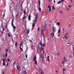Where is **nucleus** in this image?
I'll return each instance as SVG.
<instances>
[{
    "label": "nucleus",
    "mask_w": 74,
    "mask_h": 74,
    "mask_svg": "<svg viewBox=\"0 0 74 74\" xmlns=\"http://www.w3.org/2000/svg\"><path fill=\"white\" fill-rule=\"evenodd\" d=\"M53 1H54V3H55V2H56L55 0H54Z\"/></svg>",
    "instance_id": "0e129e2a"
},
{
    "label": "nucleus",
    "mask_w": 74,
    "mask_h": 74,
    "mask_svg": "<svg viewBox=\"0 0 74 74\" xmlns=\"http://www.w3.org/2000/svg\"><path fill=\"white\" fill-rule=\"evenodd\" d=\"M60 13H61V14H63V11L62 10H60Z\"/></svg>",
    "instance_id": "6ab92c4d"
},
{
    "label": "nucleus",
    "mask_w": 74,
    "mask_h": 74,
    "mask_svg": "<svg viewBox=\"0 0 74 74\" xmlns=\"http://www.w3.org/2000/svg\"><path fill=\"white\" fill-rule=\"evenodd\" d=\"M16 16H18V14H16Z\"/></svg>",
    "instance_id": "774afa93"
},
{
    "label": "nucleus",
    "mask_w": 74,
    "mask_h": 74,
    "mask_svg": "<svg viewBox=\"0 0 74 74\" xmlns=\"http://www.w3.org/2000/svg\"><path fill=\"white\" fill-rule=\"evenodd\" d=\"M58 32V33H60V29H59Z\"/></svg>",
    "instance_id": "c85d7f7f"
},
{
    "label": "nucleus",
    "mask_w": 74,
    "mask_h": 74,
    "mask_svg": "<svg viewBox=\"0 0 74 74\" xmlns=\"http://www.w3.org/2000/svg\"><path fill=\"white\" fill-rule=\"evenodd\" d=\"M48 8H49V12H51V6L49 5L48 6Z\"/></svg>",
    "instance_id": "f8f14e48"
},
{
    "label": "nucleus",
    "mask_w": 74,
    "mask_h": 74,
    "mask_svg": "<svg viewBox=\"0 0 74 74\" xmlns=\"http://www.w3.org/2000/svg\"><path fill=\"white\" fill-rule=\"evenodd\" d=\"M44 46H45V44L43 43L42 44V47H44Z\"/></svg>",
    "instance_id": "393cba45"
},
{
    "label": "nucleus",
    "mask_w": 74,
    "mask_h": 74,
    "mask_svg": "<svg viewBox=\"0 0 74 74\" xmlns=\"http://www.w3.org/2000/svg\"><path fill=\"white\" fill-rule=\"evenodd\" d=\"M38 48H39V49H40L41 48V47H42V42H40L38 44Z\"/></svg>",
    "instance_id": "f03ea898"
},
{
    "label": "nucleus",
    "mask_w": 74,
    "mask_h": 74,
    "mask_svg": "<svg viewBox=\"0 0 74 74\" xmlns=\"http://www.w3.org/2000/svg\"><path fill=\"white\" fill-rule=\"evenodd\" d=\"M22 43H21L20 44V49L22 51H23V49H22V47H21V46H22Z\"/></svg>",
    "instance_id": "4468645a"
},
{
    "label": "nucleus",
    "mask_w": 74,
    "mask_h": 74,
    "mask_svg": "<svg viewBox=\"0 0 74 74\" xmlns=\"http://www.w3.org/2000/svg\"><path fill=\"white\" fill-rule=\"evenodd\" d=\"M34 26H35V25L34 23H33V24L32 25V27H34Z\"/></svg>",
    "instance_id": "c9c22d12"
},
{
    "label": "nucleus",
    "mask_w": 74,
    "mask_h": 74,
    "mask_svg": "<svg viewBox=\"0 0 74 74\" xmlns=\"http://www.w3.org/2000/svg\"><path fill=\"white\" fill-rule=\"evenodd\" d=\"M40 49H41V50L42 51H43V49H44V48L43 47H42Z\"/></svg>",
    "instance_id": "cd10ccee"
},
{
    "label": "nucleus",
    "mask_w": 74,
    "mask_h": 74,
    "mask_svg": "<svg viewBox=\"0 0 74 74\" xmlns=\"http://www.w3.org/2000/svg\"><path fill=\"white\" fill-rule=\"evenodd\" d=\"M38 31H40V28L39 27H38Z\"/></svg>",
    "instance_id": "09e8293b"
},
{
    "label": "nucleus",
    "mask_w": 74,
    "mask_h": 74,
    "mask_svg": "<svg viewBox=\"0 0 74 74\" xmlns=\"http://www.w3.org/2000/svg\"><path fill=\"white\" fill-rule=\"evenodd\" d=\"M66 10H67V11H69L70 10V9H69V8H67Z\"/></svg>",
    "instance_id": "a19ab883"
},
{
    "label": "nucleus",
    "mask_w": 74,
    "mask_h": 74,
    "mask_svg": "<svg viewBox=\"0 0 74 74\" xmlns=\"http://www.w3.org/2000/svg\"><path fill=\"white\" fill-rule=\"evenodd\" d=\"M39 11H41V10L40 8H39Z\"/></svg>",
    "instance_id": "79ce46f5"
},
{
    "label": "nucleus",
    "mask_w": 74,
    "mask_h": 74,
    "mask_svg": "<svg viewBox=\"0 0 74 74\" xmlns=\"http://www.w3.org/2000/svg\"><path fill=\"white\" fill-rule=\"evenodd\" d=\"M64 63H65L64 61H63L62 63V64L63 65Z\"/></svg>",
    "instance_id": "37998d69"
},
{
    "label": "nucleus",
    "mask_w": 74,
    "mask_h": 74,
    "mask_svg": "<svg viewBox=\"0 0 74 74\" xmlns=\"http://www.w3.org/2000/svg\"><path fill=\"white\" fill-rule=\"evenodd\" d=\"M13 28L14 29H16V27H15V26L14 25H13Z\"/></svg>",
    "instance_id": "b1692460"
},
{
    "label": "nucleus",
    "mask_w": 74,
    "mask_h": 74,
    "mask_svg": "<svg viewBox=\"0 0 74 74\" xmlns=\"http://www.w3.org/2000/svg\"><path fill=\"white\" fill-rule=\"evenodd\" d=\"M35 21H36L37 19L38 18V13H36L35 15Z\"/></svg>",
    "instance_id": "7ed1b4c3"
},
{
    "label": "nucleus",
    "mask_w": 74,
    "mask_h": 74,
    "mask_svg": "<svg viewBox=\"0 0 74 74\" xmlns=\"http://www.w3.org/2000/svg\"><path fill=\"white\" fill-rule=\"evenodd\" d=\"M29 31H30V29H28L27 30V34H29Z\"/></svg>",
    "instance_id": "dca6fc26"
},
{
    "label": "nucleus",
    "mask_w": 74,
    "mask_h": 74,
    "mask_svg": "<svg viewBox=\"0 0 74 74\" xmlns=\"http://www.w3.org/2000/svg\"><path fill=\"white\" fill-rule=\"evenodd\" d=\"M56 25L58 26H59L60 25V22H58L57 23Z\"/></svg>",
    "instance_id": "2eb2a0df"
},
{
    "label": "nucleus",
    "mask_w": 74,
    "mask_h": 74,
    "mask_svg": "<svg viewBox=\"0 0 74 74\" xmlns=\"http://www.w3.org/2000/svg\"><path fill=\"white\" fill-rule=\"evenodd\" d=\"M5 57H7V56H8V53L7 52H6L5 54Z\"/></svg>",
    "instance_id": "aec40b11"
},
{
    "label": "nucleus",
    "mask_w": 74,
    "mask_h": 74,
    "mask_svg": "<svg viewBox=\"0 0 74 74\" xmlns=\"http://www.w3.org/2000/svg\"><path fill=\"white\" fill-rule=\"evenodd\" d=\"M3 62H5V58L4 59H2Z\"/></svg>",
    "instance_id": "bb28decb"
},
{
    "label": "nucleus",
    "mask_w": 74,
    "mask_h": 74,
    "mask_svg": "<svg viewBox=\"0 0 74 74\" xmlns=\"http://www.w3.org/2000/svg\"><path fill=\"white\" fill-rule=\"evenodd\" d=\"M15 63V62H14L13 63V66H14V64Z\"/></svg>",
    "instance_id": "72a5a7b5"
},
{
    "label": "nucleus",
    "mask_w": 74,
    "mask_h": 74,
    "mask_svg": "<svg viewBox=\"0 0 74 74\" xmlns=\"http://www.w3.org/2000/svg\"><path fill=\"white\" fill-rule=\"evenodd\" d=\"M3 30L2 31H4V30H5V29H4V28H3Z\"/></svg>",
    "instance_id": "603ef678"
},
{
    "label": "nucleus",
    "mask_w": 74,
    "mask_h": 74,
    "mask_svg": "<svg viewBox=\"0 0 74 74\" xmlns=\"http://www.w3.org/2000/svg\"><path fill=\"white\" fill-rule=\"evenodd\" d=\"M24 12V14H26V10H25L23 11Z\"/></svg>",
    "instance_id": "58836bf2"
},
{
    "label": "nucleus",
    "mask_w": 74,
    "mask_h": 74,
    "mask_svg": "<svg viewBox=\"0 0 74 74\" xmlns=\"http://www.w3.org/2000/svg\"><path fill=\"white\" fill-rule=\"evenodd\" d=\"M68 43H67V44H72V42H71L70 40H68Z\"/></svg>",
    "instance_id": "0eeeda50"
},
{
    "label": "nucleus",
    "mask_w": 74,
    "mask_h": 74,
    "mask_svg": "<svg viewBox=\"0 0 74 74\" xmlns=\"http://www.w3.org/2000/svg\"><path fill=\"white\" fill-rule=\"evenodd\" d=\"M8 36H9V37H11V35H10V34H8Z\"/></svg>",
    "instance_id": "c03bdc74"
},
{
    "label": "nucleus",
    "mask_w": 74,
    "mask_h": 74,
    "mask_svg": "<svg viewBox=\"0 0 74 74\" xmlns=\"http://www.w3.org/2000/svg\"><path fill=\"white\" fill-rule=\"evenodd\" d=\"M47 58H48V59H49V56H47Z\"/></svg>",
    "instance_id": "8fccbe9b"
},
{
    "label": "nucleus",
    "mask_w": 74,
    "mask_h": 74,
    "mask_svg": "<svg viewBox=\"0 0 74 74\" xmlns=\"http://www.w3.org/2000/svg\"><path fill=\"white\" fill-rule=\"evenodd\" d=\"M60 3H61V2L59 1V2H58V3H57V4H60Z\"/></svg>",
    "instance_id": "2f4dec72"
},
{
    "label": "nucleus",
    "mask_w": 74,
    "mask_h": 74,
    "mask_svg": "<svg viewBox=\"0 0 74 74\" xmlns=\"http://www.w3.org/2000/svg\"><path fill=\"white\" fill-rule=\"evenodd\" d=\"M64 1V0H61V1H62V3H63V1Z\"/></svg>",
    "instance_id": "5fc2aeb1"
},
{
    "label": "nucleus",
    "mask_w": 74,
    "mask_h": 74,
    "mask_svg": "<svg viewBox=\"0 0 74 74\" xmlns=\"http://www.w3.org/2000/svg\"><path fill=\"white\" fill-rule=\"evenodd\" d=\"M41 34H43V36H44V32H45L46 31V28L45 27V26H43L41 28Z\"/></svg>",
    "instance_id": "f257e3e1"
},
{
    "label": "nucleus",
    "mask_w": 74,
    "mask_h": 74,
    "mask_svg": "<svg viewBox=\"0 0 74 74\" xmlns=\"http://www.w3.org/2000/svg\"><path fill=\"white\" fill-rule=\"evenodd\" d=\"M5 16V14H3V17H4V16Z\"/></svg>",
    "instance_id": "4d7b16f0"
},
{
    "label": "nucleus",
    "mask_w": 74,
    "mask_h": 74,
    "mask_svg": "<svg viewBox=\"0 0 74 74\" xmlns=\"http://www.w3.org/2000/svg\"><path fill=\"white\" fill-rule=\"evenodd\" d=\"M14 19V18H13L12 19V21L11 25H12V26H14V23H13Z\"/></svg>",
    "instance_id": "6e6552de"
},
{
    "label": "nucleus",
    "mask_w": 74,
    "mask_h": 74,
    "mask_svg": "<svg viewBox=\"0 0 74 74\" xmlns=\"http://www.w3.org/2000/svg\"><path fill=\"white\" fill-rule=\"evenodd\" d=\"M69 58H73V56L72 55H71L69 56Z\"/></svg>",
    "instance_id": "5701e85b"
},
{
    "label": "nucleus",
    "mask_w": 74,
    "mask_h": 74,
    "mask_svg": "<svg viewBox=\"0 0 74 74\" xmlns=\"http://www.w3.org/2000/svg\"><path fill=\"white\" fill-rule=\"evenodd\" d=\"M53 32H55L56 31V28L55 27H53Z\"/></svg>",
    "instance_id": "423d86ee"
},
{
    "label": "nucleus",
    "mask_w": 74,
    "mask_h": 74,
    "mask_svg": "<svg viewBox=\"0 0 74 74\" xmlns=\"http://www.w3.org/2000/svg\"><path fill=\"white\" fill-rule=\"evenodd\" d=\"M64 37L65 38H66V39H67V38H68L67 36H64Z\"/></svg>",
    "instance_id": "473e14b6"
},
{
    "label": "nucleus",
    "mask_w": 74,
    "mask_h": 74,
    "mask_svg": "<svg viewBox=\"0 0 74 74\" xmlns=\"http://www.w3.org/2000/svg\"><path fill=\"white\" fill-rule=\"evenodd\" d=\"M37 59V57L36 56H34V60H33V61H35V60H36Z\"/></svg>",
    "instance_id": "9d476101"
},
{
    "label": "nucleus",
    "mask_w": 74,
    "mask_h": 74,
    "mask_svg": "<svg viewBox=\"0 0 74 74\" xmlns=\"http://www.w3.org/2000/svg\"><path fill=\"white\" fill-rule=\"evenodd\" d=\"M68 34V32H67V33H65V36H67Z\"/></svg>",
    "instance_id": "e433bc0d"
},
{
    "label": "nucleus",
    "mask_w": 74,
    "mask_h": 74,
    "mask_svg": "<svg viewBox=\"0 0 74 74\" xmlns=\"http://www.w3.org/2000/svg\"><path fill=\"white\" fill-rule=\"evenodd\" d=\"M55 9V6H53L52 7V9L54 10Z\"/></svg>",
    "instance_id": "4be33fe9"
},
{
    "label": "nucleus",
    "mask_w": 74,
    "mask_h": 74,
    "mask_svg": "<svg viewBox=\"0 0 74 74\" xmlns=\"http://www.w3.org/2000/svg\"><path fill=\"white\" fill-rule=\"evenodd\" d=\"M60 34H58V37H60V36H59V35H60Z\"/></svg>",
    "instance_id": "680f3d73"
},
{
    "label": "nucleus",
    "mask_w": 74,
    "mask_h": 74,
    "mask_svg": "<svg viewBox=\"0 0 74 74\" xmlns=\"http://www.w3.org/2000/svg\"><path fill=\"white\" fill-rule=\"evenodd\" d=\"M28 20L29 21H30L31 20V16L30 15H29L28 16Z\"/></svg>",
    "instance_id": "9b49d317"
},
{
    "label": "nucleus",
    "mask_w": 74,
    "mask_h": 74,
    "mask_svg": "<svg viewBox=\"0 0 74 74\" xmlns=\"http://www.w3.org/2000/svg\"><path fill=\"white\" fill-rule=\"evenodd\" d=\"M56 72L57 73H58V71H56Z\"/></svg>",
    "instance_id": "338daca9"
},
{
    "label": "nucleus",
    "mask_w": 74,
    "mask_h": 74,
    "mask_svg": "<svg viewBox=\"0 0 74 74\" xmlns=\"http://www.w3.org/2000/svg\"><path fill=\"white\" fill-rule=\"evenodd\" d=\"M45 53H44V51H43V52H42V54L43 55H44Z\"/></svg>",
    "instance_id": "49530a36"
},
{
    "label": "nucleus",
    "mask_w": 74,
    "mask_h": 74,
    "mask_svg": "<svg viewBox=\"0 0 74 74\" xmlns=\"http://www.w3.org/2000/svg\"><path fill=\"white\" fill-rule=\"evenodd\" d=\"M66 70V69H65L64 68L63 69V71L64 72V71H65Z\"/></svg>",
    "instance_id": "ea45409f"
},
{
    "label": "nucleus",
    "mask_w": 74,
    "mask_h": 74,
    "mask_svg": "<svg viewBox=\"0 0 74 74\" xmlns=\"http://www.w3.org/2000/svg\"><path fill=\"white\" fill-rule=\"evenodd\" d=\"M25 57H26V58H27V55H25Z\"/></svg>",
    "instance_id": "de8ad7c7"
},
{
    "label": "nucleus",
    "mask_w": 74,
    "mask_h": 74,
    "mask_svg": "<svg viewBox=\"0 0 74 74\" xmlns=\"http://www.w3.org/2000/svg\"><path fill=\"white\" fill-rule=\"evenodd\" d=\"M64 28H62V32H64Z\"/></svg>",
    "instance_id": "e2e57ef3"
},
{
    "label": "nucleus",
    "mask_w": 74,
    "mask_h": 74,
    "mask_svg": "<svg viewBox=\"0 0 74 74\" xmlns=\"http://www.w3.org/2000/svg\"><path fill=\"white\" fill-rule=\"evenodd\" d=\"M63 60H64V62H67V60L66 58V57H64L63 58Z\"/></svg>",
    "instance_id": "ddd939ff"
},
{
    "label": "nucleus",
    "mask_w": 74,
    "mask_h": 74,
    "mask_svg": "<svg viewBox=\"0 0 74 74\" xmlns=\"http://www.w3.org/2000/svg\"><path fill=\"white\" fill-rule=\"evenodd\" d=\"M34 61H35V64H37V60H35Z\"/></svg>",
    "instance_id": "a878e982"
},
{
    "label": "nucleus",
    "mask_w": 74,
    "mask_h": 74,
    "mask_svg": "<svg viewBox=\"0 0 74 74\" xmlns=\"http://www.w3.org/2000/svg\"><path fill=\"white\" fill-rule=\"evenodd\" d=\"M39 55L40 58H42V59H43V58H44V56H42V53L41 52V51H40V53L39 54Z\"/></svg>",
    "instance_id": "20e7f679"
},
{
    "label": "nucleus",
    "mask_w": 74,
    "mask_h": 74,
    "mask_svg": "<svg viewBox=\"0 0 74 74\" xmlns=\"http://www.w3.org/2000/svg\"><path fill=\"white\" fill-rule=\"evenodd\" d=\"M47 60H48V61H50V60H49V59H47Z\"/></svg>",
    "instance_id": "3c124183"
},
{
    "label": "nucleus",
    "mask_w": 74,
    "mask_h": 74,
    "mask_svg": "<svg viewBox=\"0 0 74 74\" xmlns=\"http://www.w3.org/2000/svg\"><path fill=\"white\" fill-rule=\"evenodd\" d=\"M41 3V2L40 1V0H39V6L40 5V4H41V3Z\"/></svg>",
    "instance_id": "c756f323"
},
{
    "label": "nucleus",
    "mask_w": 74,
    "mask_h": 74,
    "mask_svg": "<svg viewBox=\"0 0 74 74\" xmlns=\"http://www.w3.org/2000/svg\"><path fill=\"white\" fill-rule=\"evenodd\" d=\"M21 10H23V8H22V6H21Z\"/></svg>",
    "instance_id": "bf43d9fd"
},
{
    "label": "nucleus",
    "mask_w": 74,
    "mask_h": 74,
    "mask_svg": "<svg viewBox=\"0 0 74 74\" xmlns=\"http://www.w3.org/2000/svg\"><path fill=\"white\" fill-rule=\"evenodd\" d=\"M18 43H17V42H16L15 44V45H16V46H18Z\"/></svg>",
    "instance_id": "f704fd0d"
},
{
    "label": "nucleus",
    "mask_w": 74,
    "mask_h": 74,
    "mask_svg": "<svg viewBox=\"0 0 74 74\" xmlns=\"http://www.w3.org/2000/svg\"><path fill=\"white\" fill-rule=\"evenodd\" d=\"M60 55L59 53H58L57 54V55Z\"/></svg>",
    "instance_id": "69168bd1"
},
{
    "label": "nucleus",
    "mask_w": 74,
    "mask_h": 74,
    "mask_svg": "<svg viewBox=\"0 0 74 74\" xmlns=\"http://www.w3.org/2000/svg\"><path fill=\"white\" fill-rule=\"evenodd\" d=\"M6 52H8V49H6Z\"/></svg>",
    "instance_id": "a18cd8bd"
},
{
    "label": "nucleus",
    "mask_w": 74,
    "mask_h": 74,
    "mask_svg": "<svg viewBox=\"0 0 74 74\" xmlns=\"http://www.w3.org/2000/svg\"><path fill=\"white\" fill-rule=\"evenodd\" d=\"M40 71H41V74H44V73H43V72L42 71V70H41V69H40Z\"/></svg>",
    "instance_id": "a211bd4d"
},
{
    "label": "nucleus",
    "mask_w": 74,
    "mask_h": 74,
    "mask_svg": "<svg viewBox=\"0 0 74 74\" xmlns=\"http://www.w3.org/2000/svg\"><path fill=\"white\" fill-rule=\"evenodd\" d=\"M2 74H4V72H2Z\"/></svg>",
    "instance_id": "864d4df0"
},
{
    "label": "nucleus",
    "mask_w": 74,
    "mask_h": 74,
    "mask_svg": "<svg viewBox=\"0 0 74 74\" xmlns=\"http://www.w3.org/2000/svg\"><path fill=\"white\" fill-rule=\"evenodd\" d=\"M23 73L24 74H27V73H26V71H23Z\"/></svg>",
    "instance_id": "f3484780"
},
{
    "label": "nucleus",
    "mask_w": 74,
    "mask_h": 74,
    "mask_svg": "<svg viewBox=\"0 0 74 74\" xmlns=\"http://www.w3.org/2000/svg\"><path fill=\"white\" fill-rule=\"evenodd\" d=\"M3 31H2V34H3Z\"/></svg>",
    "instance_id": "052dcab7"
},
{
    "label": "nucleus",
    "mask_w": 74,
    "mask_h": 74,
    "mask_svg": "<svg viewBox=\"0 0 74 74\" xmlns=\"http://www.w3.org/2000/svg\"><path fill=\"white\" fill-rule=\"evenodd\" d=\"M37 21V20H35V21H33V22H34L33 23H36V21Z\"/></svg>",
    "instance_id": "412c9836"
},
{
    "label": "nucleus",
    "mask_w": 74,
    "mask_h": 74,
    "mask_svg": "<svg viewBox=\"0 0 74 74\" xmlns=\"http://www.w3.org/2000/svg\"><path fill=\"white\" fill-rule=\"evenodd\" d=\"M69 7H70V8H71V6L69 5Z\"/></svg>",
    "instance_id": "13d9d810"
},
{
    "label": "nucleus",
    "mask_w": 74,
    "mask_h": 74,
    "mask_svg": "<svg viewBox=\"0 0 74 74\" xmlns=\"http://www.w3.org/2000/svg\"><path fill=\"white\" fill-rule=\"evenodd\" d=\"M5 62H3V66H5Z\"/></svg>",
    "instance_id": "7c9ffc66"
},
{
    "label": "nucleus",
    "mask_w": 74,
    "mask_h": 74,
    "mask_svg": "<svg viewBox=\"0 0 74 74\" xmlns=\"http://www.w3.org/2000/svg\"><path fill=\"white\" fill-rule=\"evenodd\" d=\"M50 36L51 37H53L54 36V32L50 34Z\"/></svg>",
    "instance_id": "1a4fd4ad"
},
{
    "label": "nucleus",
    "mask_w": 74,
    "mask_h": 74,
    "mask_svg": "<svg viewBox=\"0 0 74 74\" xmlns=\"http://www.w3.org/2000/svg\"><path fill=\"white\" fill-rule=\"evenodd\" d=\"M25 18H26V16H24L23 18L22 19H23V20L24 19H25Z\"/></svg>",
    "instance_id": "4c0bfd02"
},
{
    "label": "nucleus",
    "mask_w": 74,
    "mask_h": 74,
    "mask_svg": "<svg viewBox=\"0 0 74 74\" xmlns=\"http://www.w3.org/2000/svg\"><path fill=\"white\" fill-rule=\"evenodd\" d=\"M17 69L18 70L17 71V72L18 73H19V71H20V68H19V67L18 66H17Z\"/></svg>",
    "instance_id": "39448f33"
},
{
    "label": "nucleus",
    "mask_w": 74,
    "mask_h": 74,
    "mask_svg": "<svg viewBox=\"0 0 74 74\" xmlns=\"http://www.w3.org/2000/svg\"><path fill=\"white\" fill-rule=\"evenodd\" d=\"M8 62H10V60L9 59H8Z\"/></svg>",
    "instance_id": "6e6d98bb"
}]
</instances>
